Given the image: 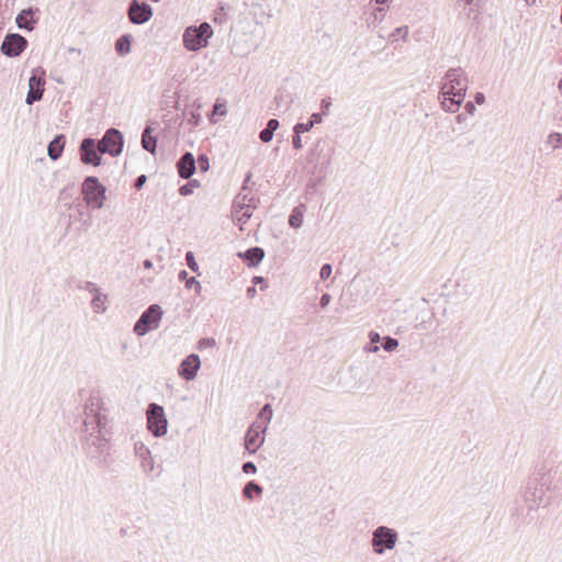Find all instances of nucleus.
<instances>
[{"label": "nucleus", "mask_w": 562, "mask_h": 562, "mask_svg": "<svg viewBox=\"0 0 562 562\" xmlns=\"http://www.w3.org/2000/svg\"><path fill=\"white\" fill-rule=\"evenodd\" d=\"M111 419L99 395H91L85 404L80 438L87 456L99 467H108L110 456Z\"/></svg>", "instance_id": "f257e3e1"}, {"label": "nucleus", "mask_w": 562, "mask_h": 562, "mask_svg": "<svg viewBox=\"0 0 562 562\" xmlns=\"http://www.w3.org/2000/svg\"><path fill=\"white\" fill-rule=\"evenodd\" d=\"M231 53L244 57L256 50L265 40V31L259 21L241 20L231 29Z\"/></svg>", "instance_id": "f03ea898"}, {"label": "nucleus", "mask_w": 562, "mask_h": 562, "mask_svg": "<svg viewBox=\"0 0 562 562\" xmlns=\"http://www.w3.org/2000/svg\"><path fill=\"white\" fill-rule=\"evenodd\" d=\"M213 36V29L210 23L202 22L199 25H190L184 29L182 43L186 49L198 52L209 45Z\"/></svg>", "instance_id": "7ed1b4c3"}, {"label": "nucleus", "mask_w": 562, "mask_h": 562, "mask_svg": "<svg viewBox=\"0 0 562 562\" xmlns=\"http://www.w3.org/2000/svg\"><path fill=\"white\" fill-rule=\"evenodd\" d=\"M550 474L542 475L539 482H529L525 494V502L528 504L530 509H536L539 506L546 507L551 504L552 496L548 495V491H550Z\"/></svg>", "instance_id": "20e7f679"}, {"label": "nucleus", "mask_w": 562, "mask_h": 562, "mask_svg": "<svg viewBox=\"0 0 562 562\" xmlns=\"http://www.w3.org/2000/svg\"><path fill=\"white\" fill-rule=\"evenodd\" d=\"M105 187L94 176L85 178L81 184V200L91 206L92 210H99L105 201Z\"/></svg>", "instance_id": "39448f33"}, {"label": "nucleus", "mask_w": 562, "mask_h": 562, "mask_svg": "<svg viewBox=\"0 0 562 562\" xmlns=\"http://www.w3.org/2000/svg\"><path fill=\"white\" fill-rule=\"evenodd\" d=\"M398 532L387 526H379L372 531L371 548L378 555H383L396 547Z\"/></svg>", "instance_id": "423d86ee"}, {"label": "nucleus", "mask_w": 562, "mask_h": 562, "mask_svg": "<svg viewBox=\"0 0 562 562\" xmlns=\"http://www.w3.org/2000/svg\"><path fill=\"white\" fill-rule=\"evenodd\" d=\"M91 206L85 203L80 196H76V202L71 203L66 210H60V216L67 217V228L71 225V222H79L81 227L87 231L92 225V217L89 212Z\"/></svg>", "instance_id": "0eeeda50"}, {"label": "nucleus", "mask_w": 562, "mask_h": 562, "mask_svg": "<svg viewBox=\"0 0 562 562\" xmlns=\"http://www.w3.org/2000/svg\"><path fill=\"white\" fill-rule=\"evenodd\" d=\"M446 82L441 87V95L454 94L459 98L465 97L468 90V78L462 68H450L445 75Z\"/></svg>", "instance_id": "6e6552de"}, {"label": "nucleus", "mask_w": 562, "mask_h": 562, "mask_svg": "<svg viewBox=\"0 0 562 562\" xmlns=\"http://www.w3.org/2000/svg\"><path fill=\"white\" fill-rule=\"evenodd\" d=\"M146 427L156 438L162 437L168 430V419L165 409L157 403H150L146 411Z\"/></svg>", "instance_id": "1a4fd4ad"}, {"label": "nucleus", "mask_w": 562, "mask_h": 562, "mask_svg": "<svg viewBox=\"0 0 562 562\" xmlns=\"http://www.w3.org/2000/svg\"><path fill=\"white\" fill-rule=\"evenodd\" d=\"M105 151L102 149L99 139L92 137H85L79 145L80 161L83 165L98 167L102 164V155Z\"/></svg>", "instance_id": "9d476101"}, {"label": "nucleus", "mask_w": 562, "mask_h": 562, "mask_svg": "<svg viewBox=\"0 0 562 562\" xmlns=\"http://www.w3.org/2000/svg\"><path fill=\"white\" fill-rule=\"evenodd\" d=\"M267 426L255 420L247 429L244 438L245 449L254 454L265 443Z\"/></svg>", "instance_id": "9b49d317"}, {"label": "nucleus", "mask_w": 562, "mask_h": 562, "mask_svg": "<svg viewBox=\"0 0 562 562\" xmlns=\"http://www.w3.org/2000/svg\"><path fill=\"white\" fill-rule=\"evenodd\" d=\"M99 142L105 154L112 157L119 156L124 147L123 134L114 127L109 128Z\"/></svg>", "instance_id": "f8f14e48"}, {"label": "nucleus", "mask_w": 562, "mask_h": 562, "mask_svg": "<svg viewBox=\"0 0 562 562\" xmlns=\"http://www.w3.org/2000/svg\"><path fill=\"white\" fill-rule=\"evenodd\" d=\"M27 40L19 33H9L1 43L0 50L7 57H18L27 47Z\"/></svg>", "instance_id": "ddd939ff"}, {"label": "nucleus", "mask_w": 562, "mask_h": 562, "mask_svg": "<svg viewBox=\"0 0 562 562\" xmlns=\"http://www.w3.org/2000/svg\"><path fill=\"white\" fill-rule=\"evenodd\" d=\"M162 315L164 310L158 304H151L143 312V336L159 327Z\"/></svg>", "instance_id": "4468645a"}, {"label": "nucleus", "mask_w": 562, "mask_h": 562, "mask_svg": "<svg viewBox=\"0 0 562 562\" xmlns=\"http://www.w3.org/2000/svg\"><path fill=\"white\" fill-rule=\"evenodd\" d=\"M200 367L201 360L199 355L190 353L180 362L178 367V374L186 381H192L195 379Z\"/></svg>", "instance_id": "2eb2a0df"}, {"label": "nucleus", "mask_w": 562, "mask_h": 562, "mask_svg": "<svg viewBox=\"0 0 562 562\" xmlns=\"http://www.w3.org/2000/svg\"><path fill=\"white\" fill-rule=\"evenodd\" d=\"M38 9L37 8H26L19 12L15 18V23L19 29L24 31H32L35 24L38 22Z\"/></svg>", "instance_id": "dca6fc26"}, {"label": "nucleus", "mask_w": 562, "mask_h": 562, "mask_svg": "<svg viewBox=\"0 0 562 562\" xmlns=\"http://www.w3.org/2000/svg\"><path fill=\"white\" fill-rule=\"evenodd\" d=\"M181 179H190L196 171V161L192 153L186 151L176 164Z\"/></svg>", "instance_id": "f3484780"}, {"label": "nucleus", "mask_w": 562, "mask_h": 562, "mask_svg": "<svg viewBox=\"0 0 562 562\" xmlns=\"http://www.w3.org/2000/svg\"><path fill=\"white\" fill-rule=\"evenodd\" d=\"M238 257L250 268L257 267L265 258V250L261 247L254 246L244 252H239Z\"/></svg>", "instance_id": "a211bd4d"}, {"label": "nucleus", "mask_w": 562, "mask_h": 562, "mask_svg": "<svg viewBox=\"0 0 562 562\" xmlns=\"http://www.w3.org/2000/svg\"><path fill=\"white\" fill-rule=\"evenodd\" d=\"M65 145H66V136L64 134L55 135V137L48 143V146H47L48 157L54 161L59 159L63 155Z\"/></svg>", "instance_id": "6ab92c4d"}, {"label": "nucleus", "mask_w": 562, "mask_h": 562, "mask_svg": "<svg viewBox=\"0 0 562 562\" xmlns=\"http://www.w3.org/2000/svg\"><path fill=\"white\" fill-rule=\"evenodd\" d=\"M439 99L445 111L454 113L461 106L464 97L459 98L454 94L441 95V92H439Z\"/></svg>", "instance_id": "aec40b11"}, {"label": "nucleus", "mask_w": 562, "mask_h": 562, "mask_svg": "<svg viewBox=\"0 0 562 562\" xmlns=\"http://www.w3.org/2000/svg\"><path fill=\"white\" fill-rule=\"evenodd\" d=\"M258 202L259 200L255 195L245 193V191H240L234 199L235 207H239L241 210L245 209V206L254 210L257 207Z\"/></svg>", "instance_id": "412c9836"}, {"label": "nucleus", "mask_w": 562, "mask_h": 562, "mask_svg": "<svg viewBox=\"0 0 562 562\" xmlns=\"http://www.w3.org/2000/svg\"><path fill=\"white\" fill-rule=\"evenodd\" d=\"M75 187L74 186H67L59 192L58 202L60 210H66L68 206L71 205V203L76 202L75 194Z\"/></svg>", "instance_id": "4be33fe9"}, {"label": "nucleus", "mask_w": 562, "mask_h": 562, "mask_svg": "<svg viewBox=\"0 0 562 562\" xmlns=\"http://www.w3.org/2000/svg\"><path fill=\"white\" fill-rule=\"evenodd\" d=\"M279 126H280V123L277 119H270L267 122L266 127L260 131L259 139L262 143L271 142L273 138V135H274L276 131L279 128Z\"/></svg>", "instance_id": "5701e85b"}, {"label": "nucleus", "mask_w": 562, "mask_h": 562, "mask_svg": "<svg viewBox=\"0 0 562 562\" xmlns=\"http://www.w3.org/2000/svg\"><path fill=\"white\" fill-rule=\"evenodd\" d=\"M133 36L131 34H123L115 41V52L119 56H125L131 52Z\"/></svg>", "instance_id": "b1692460"}, {"label": "nucleus", "mask_w": 562, "mask_h": 562, "mask_svg": "<svg viewBox=\"0 0 562 562\" xmlns=\"http://www.w3.org/2000/svg\"><path fill=\"white\" fill-rule=\"evenodd\" d=\"M106 300H108L106 294H104L100 289L98 290V292H94L92 294V300H91V306H92L93 312L97 314L104 313L108 308V306L105 304Z\"/></svg>", "instance_id": "393cba45"}, {"label": "nucleus", "mask_w": 562, "mask_h": 562, "mask_svg": "<svg viewBox=\"0 0 562 562\" xmlns=\"http://www.w3.org/2000/svg\"><path fill=\"white\" fill-rule=\"evenodd\" d=\"M305 209L304 204H300L292 210L288 221L290 227L297 229L302 226Z\"/></svg>", "instance_id": "a878e982"}, {"label": "nucleus", "mask_w": 562, "mask_h": 562, "mask_svg": "<svg viewBox=\"0 0 562 562\" xmlns=\"http://www.w3.org/2000/svg\"><path fill=\"white\" fill-rule=\"evenodd\" d=\"M45 85V70L42 67L34 68L29 78V88L44 89Z\"/></svg>", "instance_id": "bb28decb"}, {"label": "nucleus", "mask_w": 562, "mask_h": 562, "mask_svg": "<svg viewBox=\"0 0 562 562\" xmlns=\"http://www.w3.org/2000/svg\"><path fill=\"white\" fill-rule=\"evenodd\" d=\"M143 149L151 154H155L157 149V138L151 135L149 125L143 131Z\"/></svg>", "instance_id": "cd10ccee"}, {"label": "nucleus", "mask_w": 562, "mask_h": 562, "mask_svg": "<svg viewBox=\"0 0 562 562\" xmlns=\"http://www.w3.org/2000/svg\"><path fill=\"white\" fill-rule=\"evenodd\" d=\"M254 493L257 496H261V494L263 493V487L256 481H249L245 484L243 488V496L248 501H252Z\"/></svg>", "instance_id": "c85d7f7f"}, {"label": "nucleus", "mask_w": 562, "mask_h": 562, "mask_svg": "<svg viewBox=\"0 0 562 562\" xmlns=\"http://www.w3.org/2000/svg\"><path fill=\"white\" fill-rule=\"evenodd\" d=\"M323 117L321 113H313L306 123H296L294 127H296V132L307 133L310 132L316 124L322 123Z\"/></svg>", "instance_id": "c756f323"}, {"label": "nucleus", "mask_w": 562, "mask_h": 562, "mask_svg": "<svg viewBox=\"0 0 562 562\" xmlns=\"http://www.w3.org/2000/svg\"><path fill=\"white\" fill-rule=\"evenodd\" d=\"M128 16L133 24L140 25V1L132 0L128 5Z\"/></svg>", "instance_id": "7c9ffc66"}, {"label": "nucleus", "mask_w": 562, "mask_h": 562, "mask_svg": "<svg viewBox=\"0 0 562 562\" xmlns=\"http://www.w3.org/2000/svg\"><path fill=\"white\" fill-rule=\"evenodd\" d=\"M251 215H252V210H250L246 206H245V209L241 210L239 207H235V205L233 204V220L234 221L245 224L250 220Z\"/></svg>", "instance_id": "2f4dec72"}, {"label": "nucleus", "mask_w": 562, "mask_h": 562, "mask_svg": "<svg viewBox=\"0 0 562 562\" xmlns=\"http://www.w3.org/2000/svg\"><path fill=\"white\" fill-rule=\"evenodd\" d=\"M272 415H273L272 406L269 403H267L260 408L256 420L260 422V424H265L268 427V424L272 419Z\"/></svg>", "instance_id": "473e14b6"}, {"label": "nucleus", "mask_w": 562, "mask_h": 562, "mask_svg": "<svg viewBox=\"0 0 562 562\" xmlns=\"http://www.w3.org/2000/svg\"><path fill=\"white\" fill-rule=\"evenodd\" d=\"M369 344L364 347L367 352H378L380 347L378 344L382 341V338L378 331L371 330L369 333Z\"/></svg>", "instance_id": "72a5a7b5"}, {"label": "nucleus", "mask_w": 562, "mask_h": 562, "mask_svg": "<svg viewBox=\"0 0 562 562\" xmlns=\"http://www.w3.org/2000/svg\"><path fill=\"white\" fill-rule=\"evenodd\" d=\"M189 181L184 184H182L179 188V194L182 196H188L194 192L196 188L201 186L200 181L196 179H188Z\"/></svg>", "instance_id": "f704fd0d"}, {"label": "nucleus", "mask_w": 562, "mask_h": 562, "mask_svg": "<svg viewBox=\"0 0 562 562\" xmlns=\"http://www.w3.org/2000/svg\"><path fill=\"white\" fill-rule=\"evenodd\" d=\"M43 94H44V89H34V88H29V91L26 93V98H25V103L27 105H32L34 104L35 102H38L42 100L43 98Z\"/></svg>", "instance_id": "c9c22d12"}, {"label": "nucleus", "mask_w": 562, "mask_h": 562, "mask_svg": "<svg viewBox=\"0 0 562 562\" xmlns=\"http://www.w3.org/2000/svg\"><path fill=\"white\" fill-rule=\"evenodd\" d=\"M227 21L226 5L220 3L217 9L214 11L213 22L216 24H224Z\"/></svg>", "instance_id": "e433bc0d"}, {"label": "nucleus", "mask_w": 562, "mask_h": 562, "mask_svg": "<svg viewBox=\"0 0 562 562\" xmlns=\"http://www.w3.org/2000/svg\"><path fill=\"white\" fill-rule=\"evenodd\" d=\"M381 347L387 352L394 351L398 347V340L391 336H385L382 338Z\"/></svg>", "instance_id": "4c0bfd02"}, {"label": "nucleus", "mask_w": 562, "mask_h": 562, "mask_svg": "<svg viewBox=\"0 0 562 562\" xmlns=\"http://www.w3.org/2000/svg\"><path fill=\"white\" fill-rule=\"evenodd\" d=\"M274 102L277 103V109H281L283 106L284 111H286L292 103V99L289 94L280 93L274 97Z\"/></svg>", "instance_id": "58836bf2"}, {"label": "nucleus", "mask_w": 562, "mask_h": 562, "mask_svg": "<svg viewBox=\"0 0 562 562\" xmlns=\"http://www.w3.org/2000/svg\"><path fill=\"white\" fill-rule=\"evenodd\" d=\"M76 286H77V289L85 290V291L89 292L90 294L98 292V290L100 289L95 283H93L91 281H83V280L77 281Z\"/></svg>", "instance_id": "ea45409f"}, {"label": "nucleus", "mask_w": 562, "mask_h": 562, "mask_svg": "<svg viewBox=\"0 0 562 562\" xmlns=\"http://www.w3.org/2000/svg\"><path fill=\"white\" fill-rule=\"evenodd\" d=\"M196 167H199L201 172H206L210 169V160L205 154H201L198 156Z\"/></svg>", "instance_id": "a19ab883"}, {"label": "nucleus", "mask_w": 562, "mask_h": 562, "mask_svg": "<svg viewBox=\"0 0 562 562\" xmlns=\"http://www.w3.org/2000/svg\"><path fill=\"white\" fill-rule=\"evenodd\" d=\"M186 263L191 271L196 272L199 270V265L192 251L186 252Z\"/></svg>", "instance_id": "79ce46f5"}, {"label": "nucleus", "mask_w": 562, "mask_h": 562, "mask_svg": "<svg viewBox=\"0 0 562 562\" xmlns=\"http://www.w3.org/2000/svg\"><path fill=\"white\" fill-rule=\"evenodd\" d=\"M319 146H321V142H317L315 144V147L313 149H311V151L308 153L307 155V161L310 164H317L318 160H319Z\"/></svg>", "instance_id": "37998d69"}, {"label": "nucleus", "mask_w": 562, "mask_h": 562, "mask_svg": "<svg viewBox=\"0 0 562 562\" xmlns=\"http://www.w3.org/2000/svg\"><path fill=\"white\" fill-rule=\"evenodd\" d=\"M548 143L551 144L554 148H562V134L551 133L548 137Z\"/></svg>", "instance_id": "c03bdc74"}, {"label": "nucleus", "mask_w": 562, "mask_h": 562, "mask_svg": "<svg viewBox=\"0 0 562 562\" xmlns=\"http://www.w3.org/2000/svg\"><path fill=\"white\" fill-rule=\"evenodd\" d=\"M302 132H296V127L293 126L292 146L294 149L300 150L302 148Z\"/></svg>", "instance_id": "a18cd8bd"}, {"label": "nucleus", "mask_w": 562, "mask_h": 562, "mask_svg": "<svg viewBox=\"0 0 562 562\" xmlns=\"http://www.w3.org/2000/svg\"><path fill=\"white\" fill-rule=\"evenodd\" d=\"M333 272V267L330 263H324L322 267H321V271H319V278L322 280H327L330 274Z\"/></svg>", "instance_id": "49530a36"}, {"label": "nucleus", "mask_w": 562, "mask_h": 562, "mask_svg": "<svg viewBox=\"0 0 562 562\" xmlns=\"http://www.w3.org/2000/svg\"><path fill=\"white\" fill-rule=\"evenodd\" d=\"M241 470L245 474H255L257 472V467L252 461H246L243 463Z\"/></svg>", "instance_id": "de8ad7c7"}, {"label": "nucleus", "mask_w": 562, "mask_h": 562, "mask_svg": "<svg viewBox=\"0 0 562 562\" xmlns=\"http://www.w3.org/2000/svg\"><path fill=\"white\" fill-rule=\"evenodd\" d=\"M215 345L214 338H202L198 342V349L203 350L205 348H211Z\"/></svg>", "instance_id": "09e8293b"}, {"label": "nucleus", "mask_w": 562, "mask_h": 562, "mask_svg": "<svg viewBox=\"0 0 562 562\" xmlns=\"http://www.w3.org/2000/svg\"><path fill=\"white\" fill-rule=\"evenodd\" d=\"M153 16V8L143 1V24L150 20Z\"/></svg>", "instance_id": "8fccbe9b"}, {"label": "nucleus", "mask_w": 562, "mask_h": 562, "mask_svg": "<svg viewBox=\"0 0 562 562\" xmlns=\"http://www.w3.org/2000/svg\"><path fill=\"white\" fill-rule=\"evenodd\" d=\"M252 15L255 18V21H258V18L259 16H267L269 18V15H267L263 11V8L261 4H258V3H254L252 4Z\"/></svg>", "instance_id": "3c124183"}, {"label": "nucleus", "mask_w": 562, "mask_h": 562, "mask_svg": "<svg viewBox=\"0 0 562 562\" xmlns=\"http://www.w3.org/2000/svg\"><path fill=\"white\" fill-rule=\"evenodd\" d=\"M186 286L188 289H192L194 286V290L196 293L201 292V284L199 281H196V279L194 277H190L189 279H187Z\"/></svg>", "instance_id": "603ef678"}, {"label": "nucleus", "mask_w": 562, "mask_h": 562, "mask_svg": "<svg viewBox=\"0 0 562 562\" xmlns=\"http://www.w3.org/2000/svg\"><path fill=\"white\" fill-rule=\"evenodd\" d=\"M330 105H331L330 98L327 97V98L322 99V102H321L322 116L328 114Z\"/></svg>", "instance_id": "864d4df0"}, {"label": "nucleus", "mask_w": 562, "mask_h": 562, "mask_svg": "<svg viewBox=\"0 0 562 562\" xmlns=\"http://www.w3.org/2000/svg\"><path fill=\"white\" fill-rule=\"evenodd\" d=\"M331 296L328 293H323L319 300V305L322 308H325L330 303Z\"/></svg>", "instance_id": "5fc2aeb1"}, {"label": "nucleus", "mask_w": 562, "mask_h": 562, "mask_svg": "<svg viewBox=\"0 0 562 562\" xmlns=\"http://www.w3.org/2000/svg\"><path fill=\"white\" fill-rule=\"evenodd\" d=\"M464 110L468 114L473 115L476 111L475 103L472 101H468L464 105Z\"/></svg>", "instance_id": "6e6d98bb"}, {"label": "nucleus", "mask_w": 562, "mask_h": 562, "mask_svg": "<svg viewBox=\"0 0 562 562\" xmlns=\"http://www.w3.org/2000/svg\"><path fill=\"white\" fill-rule=\"evenodd\" d=\"M474 102L476 104H483L485 102V95L482 92H476L474 95Z\"/></svg>", "instance_id": "4d7b16f0"}, {"label": "nucleus", "mask_w": 562, "mask_h": 562, "mask_svg": "<svg viewBox=\"0 0 562 562\" xmlns=\"http://www.w3.org/2000/svg\"><path fill=\"white\" fill-rule=\"evenodd\" d=\"M140 330H142V327H140V317L136 319V322L134 323V327H133V331L140 337Z\"/></svg>", "instance_id": "13d9d810"}, {"label": "nucleus", "mask_w": 562, "mask_h": 562, "mask_svg": "<svg viewBox=\"0 0 562 562\" xmlns=\"http://www.w3.org/2000/svg\"><path fill=\"white\" fill-rule=\"evenodd\" d=\"M256 294H257V290H256L255 285L247 288V290H246L247 297L252 299L256 296Z\"/></svg>", "instance_id": "bf43d9fd"}, {"label": "nucleus", "mask_w": 562, "mask_h": 562, "mask_svg": "<svg viewBox=\"0 0 562 562\" xmlns=\"http://www.w3.org/2000/svg\"><path fill=\"white\" fill-rule=\"evenodd\" d=\"M266 280L263 277H260V276H255L252 278V284L254 285H257V284H265Z\"/></svg>", "instance_id": "052dcab7"}, {"label": "nucleus", "mask_w": 562, "mask_h": 562, "mask_svg": "<svg viewBox=\"0 0 562 562\" xmlns=\"http://www.w3.org/2000/svg\"><path fill=\"white\" fill-rule=\"evenodd\" d=\"M250 178H251V173H250V172H248V173L246 175L245 180H244V183H243V187H241V191H246V190H247V188H248V186H247V184L249 183Z\"/></svg>", "instance_id": "680f3d73"}, {"label": "nucleus", "mask_w": 562, "mask_h": 562, "mask_svg": "<svg viewBox=\"0 0 562 562\" xmlns=\"http://www.w3.org/2000/svg\"><path fill=\"white\" fill-rule=\"evenodd\" d=\"M133 186L137 191H140V176L136 177L133 181Z\"/></svg>", "instance_id": "e2e57ef3"}, {"label": "nucleus", "mask_w": 562, "mask_h": 562, "mask_svg": "<svg viewBox=\"0 0 562 562\" xmlns=\"http://www.w3.org/2000/svg\"><path fill=\"white\" fill-rule=\"evenodd\" d=\"M189 278H190V277H189V273H188L186 270H181V271L179 272V279H180V280L187 281V279H189Z\"/></svg>", "instance_id": "0e129e2a"}, {"label": "nucleus", "mask_w": 562, "mask_h": 562, "mask_svg": "<svg viewBox=\"0 0 562 562\" xmlns=\"http://www.w3.org/2000/svg\"><path fill=\"white\" fill-rule=\"evenodd\" d=\"M153 267V262L149 259L143 260V268L149 269Z\"/></svg>", "instance_id": "69168bd1"}, {"label": "nucleus", "mask_w": 562, "mask_h": 562, "mask_svg": "<svg viewBox=\"0 0 562 562\" xmlns=\"http://www.w3.org/2000/svg\"><path fill=\"white\" fill-rule=\"evenodd\" d=\"M465 120H467V115H465L464 113H461V114H458V115H457V121H458L459 123H462V122H464Z\"/></svg>", "instance_id": "338daca9"}, {"label": "nucleus", "mask_w": 562, "mask_h": 562, "mask_svg": "<svg viewBox=\"0 0 562 562\" xmlns=\"http://www.w3.org/2000/svg\"><path fill=\"white\" fill-rule=\"evenodd\" d=\"M395 32H396L397 34H402V33H404V35H406V34H407V27H406V26H405V27H397V29L395 30Z\"/></svg>", "instance_id": "774afa93"}]
</instances>
